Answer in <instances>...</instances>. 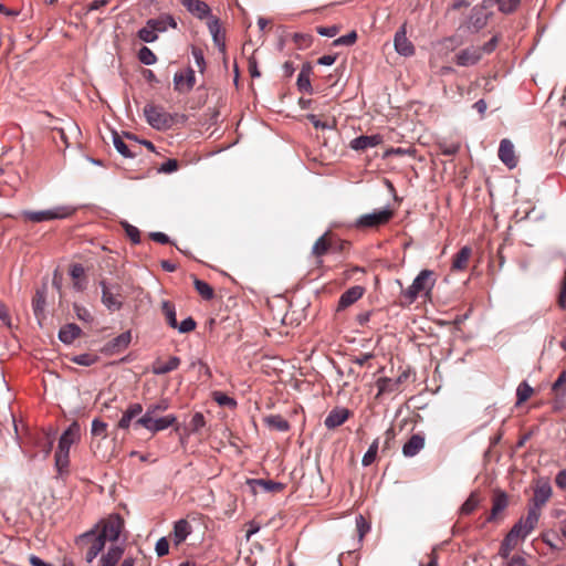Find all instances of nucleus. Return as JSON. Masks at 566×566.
I'll return each instance as SVG.
<instances>
[{"label": "nucleus", "mask_w": 566, "mask_h": 566, "mask_svg": "<svg viewBox=\"0 0 566 566\" xmlns=\"http://www.w3.org/2000/svg\"><path fill=\"white\" fill-rule=\"evenodd\" d=\"M500 42V35L495 34L490 41L483 45H471L467 49L461 50L454 56V62L459 66H472L481 61L484 54H491L495 51Z\"/></svg>", "instance_id": "obj_1"}, {"label": "nucleus", "mask_w": 566, "mask_h": 566, "mask_svg": "<svg viewBox=\"0 0 566 566\" xmlns=\"http://www.w3.org/2000/svg\"><path fill=\"white\" fill-rule=\"evenodd\" d=\"M436 280L433 279V272L430 270H422L416 276L412 284L406 290L401 291V298L407 305L412 304L418 296L429 295L433 289Z\"/></svg>", "instance_id": "obj_2"}, {"label": "nucleus", "mask_w": 566, "mask_h": 566, "mask_svg": "<svg viewBox=\"0 0 566 566\" xmlns=\"http://www.w3.org/2000/svg\"><path fill=\"white\" fill-rule=\"evenodd\" d=\"M76 545L84 552L85 560L90 564L103 551L105 543L96 535V530H91L77 537Z\"/></svg>", "instance_id": "obj_3"}, {"label": "nucleus", "mask_w": 566, "mask_h": 566, "mask_svg": "<svg viewBox=\"0 0 566 566\" xmlns=\"http://www.w3.org/2000/svg\"><path fill=\"white\" fill-rule=\"evenodd\" d=\"M144 115L147 123L155 129L165 130L175 124L176 115H171L160 106L147 104L144 107Z\"/></svg>", "instance_id": "obj_4"}, {"label": "nucleus", "mask_w": 566, "mask_h": 566, "mask_svg": "<svg viewBox=\"0 0 566 566\" xmlns=\"http://www.w3.org/2000/svg\"><path fill=\"white\" fill-rule=\"evenodd\" d=\"M123 527L124 520L118 514H112L96 524L93 530H96V535L105 543L106 539L111 542L117 541Z\"/></svg>", "instance_id": "obj_5"}, {"label": "nucleus", "mask_w": 566, "mask_h": 566, "mask_svg": "<svg viewBox=\"0 0 566 566\" xmlns=\"http://www.w3.org/2000/svg\"><path fill=\"white\" fill-rule=\"evenodd\" d=\"M74 213V209L67 206L55 207L48 210L42 211H31L24 210L21 212V216L31 222L40 223L44 221L55 220V219H65Z\"/></svg>", "instance_id": "obj_6"}, {"label": "nucleus", "mask_w": 566, "mask_h": 566, "mask_svg": "<svg viewBox=\"0 0 566 566\" xmlns=\"http://www.w3.org/2000/svg\"><path fill=\"white\" fill-rule=\"evenodd\" d=\"M392 216H394V212L390 209H382V210L374 211L371 213H366V214L360 216L356 220L355 227L358 229L378 228V227L389 222V220L392 218Z\"/></svg>", "instance_id": "obj_7"}, {"label": "nucleus", "mask_w": 566, "mask_h": 566, "mask_svg": "<svg viewBox=\"0 0 566 566\" xmlns=\"http://www.w3.org/2000/svg\"><path fill=\"white\" fill-rule=\"evenodd\" d=\"M176 421L177 417L174 415H167L165 417H140L134 422V426L143 427L155 433L174 426Z\"/></svg>", "instance_id": "obj_8"}, {"label": "nucleus", "mask_w": 566, "mask_h": 566, "mask_svg": "<svg viewBox=\"0 0 566 566\" xmlns=\"http://www.w3.org/2000/svg\"><path fill=\"white\" fill-rule=\"evenodd\" d=\"M541 513H535V511H527L526 517H522L511 531L507 533L511 537L517 539H524L536 526L539 520Z\"/></svg>", "instance_id": "obj_9"}, {"label": "nucleus", "mask_w": 566, "mask_h": 566, "mask_svg": "<svg viewBox=\"0 0 566 566\" xmlns=\"http://www.w3.org/2000/svg\"><path fill=\"white\" fill-rule=\"evenodd\" d=\"M552 496V486L547 479H538L534 488V495L532 499V505L528 511H535L541 513V509L547 503Z\"/></svg>", "instance_id": "obj_10"}, {"label": "nucleus", "mask_w": 566, "mask_h": 566, "mask_svg": "<svg viewBox=\"0 0 566 566\" xmlns=\"http://www.w3.org/2000/svg\"><path fill=\"white\" fill-rule=\"evenodd\" d=\"M102 287V303L111 311L115 312L120 310L123 300L120 295L119 285H108L105 281H101Z\"/></svg>", "instance_id": "obj_11"}, {"label": "nucleus", "mask_w": 566, "mask_h": 566, "mask_svg": "<svg viewBox=\"0 0 566 566\" xmlns=\"http://www.w3.org/2000/svg\"><path fill=\"white\" fill-rule=\"evenodd\" d=\"M509 506V497L505 492L501 490H495L493 492L492 497V509L486 517L488 523L496 522L500 518V515L506 510Z\"/></svg>", "instance_id": "obj_12"}, {"label": "nucleus", "mask_w": 566, "mask_h": 566, "mask_svg": "<svg viewBox=\"0 0 566 566\" xmlns=\"http://www.w3.org/2000/svg\"><path fill=\"white\" fill-rule=\"evenodd\" d=\"M407 373H402L397 378H388V377H381L377 379L376 387L378 389L377 397L385 395V394H392L400 391L401 384L407 380L408 378Z\"/></svg>", "instance_id": "obj_13"}, {"label": "nucleus", "mask_w": 566, "mask_h": 566, "mask_svg": "<svg viewBox=\"0 0 566 566\" xmlns=\"http://www.w3.org/2000/svg\"><path fill=\"white\" fill-rule=\"evenodd\" d=\"M395 50L403 56H411L415 53L413 44L407 38V25L403 23L394 38Z\"/></svg>", "instance_id": "obj_14"}, {"label": "nucleus", "mask_w": 566, "mask_h": 566, "mask_svg": "<svg viewBox=\"0 0 566 566\" xmlns=\"http://www.w3.org/2000/svg\"><path fill=\"white\" fill-rule=\"evenodd\" d=\"M196 84L195 71L187 69L186 72H177L174 76L175 90L179 93L190 92Z\"/></svg>", "instance_id": "obj_15"}, {"label": "nucleus", "mask_w": 566, "mask_h": 566, "mask_svg": "<svg viewBox=\"0 0 566 566\" xmlns=\"http://www.w3.org/2000/svg\"><path fill=\"white\" fill-rule=\"evenodd\" d=\"M132 340V334L129 331L122 333L108 343H106L102 352L106 355H114L126 349Z\"/></svg>", "instance_id": "obj_16"}, {"label": "nucleus", "mask_w": 566, "mask_h": 566, "mask_svg": "<svg viewBox=\"0 0 566 566\" xmlns=\"http://www.w3.org/2000/svg\"><path fill=\"white\" fill-rule=\"evenodd\" d=\"M500 160L510 169L517 166V157L515 155L514 145L510 139H502L499 147Z\"/></svg>", "instance_id": "obj_17"}, {"label": "nucleus", "mask_w": 566, "mask_h": 566, "mask_svg": "<svg viewBox=\"0 0 566 566\" xmlns=\"http://www.w3.org/2000/svg\"><path fill=\"white\" fill-rule=\"evenodd\" d=\"M80 438V424L73 422L61 436L57 450L70 453L71 446Z\"/></svg>", "instance_id": "obj_18"}, {"label": "nucleus", "mask_w": 566, "mask_h": 566, "mask_svg": "<svg viewBox=\"0 0 566 566\" xmlns=\"http://www.w3.org/2000/svg\"><path fill=\"white\" fill-rule=\"evenodd\" d=\"M489 21V14L482 8H473L467 21V29L470 32H478L483 29Z\"/></svg>", "instance_id": "obj_19"}, {"label": "nucleus", "mask_w": 566, "mask_h": 566, "mask_svg": "<svg viewBox=\"0 0 566 566\" xmlns=\"http://www.w3.org/2000/svg\"><path fill=\"white\" fill-rule=\"evenodd\" d=\"M331 249H333L332 237L329 232H326L319 237L312 247V254L317 259L316 263L318 265L323 263L321 258L325 255Z\"/></svg>", "instance_id": "obj_20"}, {"label": "nucleus", "mask_w": 566, "mask_h": 566, "mask_svg": "<svg viewBox=\"0 0 566 566\" xmlns=\"http://www.w3.org/2000/svg\"><path fill=\"white\" fill-rule=\"evenodd\" d=\"M350 416V411L346 408L333 409L324 420V424L328 429H335L342 426Z\"/></svg>", "instance_id": "obj_21"}, {"label": "nucleus", "mask_w": 566, "mask_h": 566, "mask_svg": "<svg viewBox=\"0 0 566 566\" xmlns=\"http://www.w3.org/2000/svg\"><path fill=\"white\" fill-rule=\"evenodd\" d=\"M365 293V289L359 285H355L345 291L338 301V310H344L355 302H357Z\"/></svg>", "instance_id": "obj_22"}, {"label": "nucleus", "mask_w": 566, "mask_h": 566, "mask_svg": "<svg viewBox=\"0 0 566 566\" xmlns=\"http://www.w3.org/2000/svg\"><path fill=\"white\" fill-rule=\"evenodd\" d=\"M191 531H192L191 525L187 520L181 518V520L175 522L174 531L171 534L174 544L176 546L180 545L182 542L186 541L188 535H190Z\"/></svg>", "instance_id": "obj_23"}, {"label": "nucleus", "mask_w": 566, "mask_h": 566, "mask_svg": "<svg viewBox=\"0 0 566 566\" xmlns=\"http://www.w3.org/2000/svg\"><path fill=\"white\" fill-rule=\"evenodd\" d=\"M182 6L196 18L205 19L210 14L209 6L201 0H182Z\"/></svg>", "instance_id": "obj_24"}, {"label": "nucleus", "mask_w": 566, "mask_h": 566, "mask_svg": "<svg viewBox=\"0 0 566 566\" xmlns=\"http://www.w3.org/2000/svg\"><path fill=\"white\" fill-rule=\"evenodd\" d=\"M382 142V137L378 134L370 136H359L350 142V148L354 150H366L376 147Z\"/></svg>", "instance_id": "obj_25"}, {"label": "nucleus", "mask_w": 566, "mask_h": 566, "mask_svg": "<svg viewBox=\"0 0 566 566\" xmlns=\"http://www.w3.org/2000/svg\"><path fill=\"white\" fill-rule=\"evenodd\" d=\"M180 365V358L177 356L169 357L168 361L164 363L160 359L154 361L151 371L155 375H165L176 370Z\"/></svg>", "instance_id": "obj_26"}, {"label": "nucleus", "mask_w": 566, "mask_h": 566, "mask_svg": "<svg viewBox=\"0 0 566 566\" xmlns=\"http://www.w3.org/2000/svg\"><path fill=\"white\" fill-rule=\"evenodd\" d=\"M147 24L153 28L156 33L157 32H165L168 27L176 29L177 22L175 18L170 14H161L160 17L156 19H149L147 21Z\"/></svg>", "instance_id": "obj_27"}, {"label": "nucleus", "mask_w": 566, "mask_h": 566, "mask_svg": "<svg viewBox=\"0 0 566 566\" xmlns=\"http://www.w3.org/2000/svg\"><path fill=\"white\" fill-rule=\"evenodd\" d=\"M424 447V438L421 434H412L403 444L402 453L405 457H415Z\"/></svg>", "instance_id": "obj_28"}, {"label": "nucleus", "mask_w": 566, "mask_h": 566, "mask_svg": "<svg viewBox=\"0 0 566 566\" xmlns=\"http://www.w3.org/2000/svg\"><path fill=\"white\" fill-rule=\"evenodd\" d=\"M46 303L45 286L38 289L32 300V308L35 317L40 321L44 317V307Z\"/></svg>", "instance_id": "obj_29"}, {"label": "nucleus", "mask_w": 566, "mask_h": 566, "mask_svg": "<svg viewBox=\"0 0 566 566\" xmlns=\"http://www.w3.org/2000/svg\"><path fill=\"white\" fill-rule=\"evenodd\" d=\"M312 65L310 63L303 64L301 72L297 76V87L301 92L312 93L311 85Z\"/></svg>", "instance_id": "obj_30"}, {"label": "nucleus", "mask_w": 566, "mask_h": 566, "mask_svg": "<svg viewBox=\"0 0 566 566\" xmlns=\"http://www.w3.org/2000/svg\"><path fill=\"white\" fill-rule=\"evenodd\" d=\"M81 328L76 324H66L59 332V339L64 344H71L81 335Z\"/></svg>", "instance_id": "obj_31"}, {"label": "nucleus", "mask_w": 566, "mask_h": 566, "mask_svg": "<svg viewBox=\"0 0 566 566\" xmlns=\"http://www.w3.org/2000/svg\"><path fill=\"white\" fill-rule=\"evenodd\" d=\"M472 250L469 247H463L459 250V252L454 255L452 262V270L463 271L467 269Z\"/></svg>", "instance_id": "obj_32"}, {"label": "nucleus", "mask_w": 566, "mask_h": 566, "mask_svg": "<svg viewBox=\"0 0 566 566\" xmlns=\"http://www.w3.org/2000/svg\"><path fill=\"white\" fill-rule=\"evenodd\" d=\"M264 423L273 430L286 432L290 430V423L280 415H270L264 418Z\"/></svg>", "instance_id": "obj_33"}, {"label": "nucleus", "mask_w": 566, "mask_h": 566, "mask_svg": "<svg viewBox=\"0 0 566 566\" xmlns=\"http://www.w3.org/2000/svg\"><path fill=\"white\" fill-rule=\"evenodd\" d=\"M209 31L212 35L213 42L221 51L226 50L224 36L221 35V27L217 18H211L208 22Z\"/></svg>", "instance_id": "obj_34"}, {"label": "nucleus", "mask_w": 566, "mask_h": 566, "mask_svg": "<svg viewBox=\"0 0 566 566\" xmlns=\"http://www.w3.org/2000/svg\"><path fill=\"white\" fill-rule=\"evenodd\" d=\"M161 312H163L169 327L176 328L178 326V322H177V317H176L175 304L167 300L163 301L161 302Z\"/></svg>", "instance_id": "obj_35"}, {"label": "nucleus", "mask_w": 566, "mask_h": 566, "mask_svg": "<svg viewBox=\"0 0 566 566\" xmlns=\"http://www.w3.org/2000/svg\"><path fill=\"white\" fill-rule=\"evenodd\" d=\"M123 555V549L119 546H112L108 552L102 556L101 566H116Z\"/></svg>", "instance_id": "obj_36"}, {"label": "nucleus", "mask_w": 566, "mask_h": 566, "mask_svg": "<svg viewBox=\"0 0 566 566\" xmlns=\"http://www.w3.org/2000/svg\"><path fill=\"white\" fill-rule=\"evenodd\" d=\"M123 555V549L119 546H112L108 552L102 556L101 566H116Z\"/></svg>", "instance_id": "obj_37"}, {"label": "nucleus", "mask_w": 566, "mask_h": 566, "mask_svg": "<svg viewBox=\"0 0 566 566\" xmlns=\"http://www.w3.org/2000/svg\"><path fill=\"white\" fill-rule=\"evenodd\" d=\"M480 504V496L478 492H472L465 502L460 507L461 515H470L473 513Z\"/></svg>", "instance_id": "obj_38"}, {"label": "nucleus", "mask_w": 566, "mask_h": 566, "mask_svg": "<svg viewBox=\"0 0 566 566\" xmlns=\"http://www.w3.org/2000/svg\"><path fill=\"white\" fill-rule=\"evenodd\" d=\"M251 483L261 486L265 492L276 493L284 490L285 485L280 482H274L272 480L264 479H255L252 480Z\"/></svg>", "instance_id": "obj_39"}, {"label": "nucleus", "mask_w": 566, "mask_h": 566, "mask_svg": "<svg viewBox=\"0 0 566 566\" xmlns=\"http://www.w3.org/2000/svg\"><path fill=\"white\" fill-rule=\"evenodd\" d=\"M193 286L203 300L210 301L213 298V296H214L213 289L207 282L195 277Z\"/></svg>", "instance_id": "obj_40"}, {"label": "nucleus", "mask_w": 566, "mask_h": 566, "mask_svg": "<svg viewBox=\"0 0 566 566\" xmlns=\"http://www.w3.org/2000/svg\"><path fill=\"white\" fill-rule=\"evenodd\" d=\"M169 408L168 399H160L156 403L147 406L146 412L142 417H157L159 412H164Z\"/></svg>", "instance_id": "obj_41"}, {"label": "nucleus", "mask_w": 566, "mask_h": 566, "mask_svg": "<svg viewBox=\"0 0 566 566\" xmlns=\"http://www.w3.org/2000/svg\"><path fill=\"white\" fill-rule=\"evenodd\" d=\"M113 144H114V147L116 148V150L123 157H125V158L135 157V154L129 150L128 146L124 143L122 137L116 132L113 133Z\"/></svg>", "instance_id": "obj_42"}, {"label": "nucleus", "mask_w": 566, "mask_h": 566, "mask_svg": "<svg viewBox=\"0 0 566 566\" xmlns=\"http://www.w3.org/2000/svg\"><path fill=\"white\" fill-rule=\"evenodd\" d=\"M517 545V539L514 537H511V535L506 534L505 538L503 539L499 554L503 558H507L511 554V552L515 548Z\"/></svg>", "instance_id": "obj_43"}, {"label": "nucleus", "mask_w": 566, "mask_h": 566, "mask_svg": "<svg viewBox=\"0 0 566 566\" xmlns=\"http://www.w3.org/2000/svg\"><path fill=\"white\" fill-rule=\"evenodd\" d=\"M55 468L60 474L67 471L69 468V453L56 450L55 452Z\"/></svg>", "instance_id": "obj_44"}, {"label": "nucleus", "mask_w": 566, "mask_h": 566, "mask_svg": "<svg viewBox=\"0 0 566 566\" xmlns=\"http://www.w3.org/2000/svg\"><path fill=\"white\" fill-rule=\"evenodd\" d=\"M378 448H379V440L375 439L363 457L361 463L364 467H368L375 461L377 452H378Z\"/></svg>", "instance_id": "obj_45"}, {"label": "nucleus", "mask_w": 566, "mask_h": 566, "mask_svg": "<svg viewBox=\"0 0 566 566\" xmlns=\"http://www.w3.org/2000/svg\"><path fill=\"white\" fill-rule=\"evenodd\" d=\"M532 394L533 388L526 381H522L516 389L517 405H521L528 400Z\"/></svg>", "instance_id": "obj_46"}, {"label": "nucleus", "mask_w": 566, "mask_h": 566, "mask_svg": "<svg viewBox=\"0 0 566 566\" xmlns=\"http://www.w3.org/2000/svg\"><path fill=\"white\" fill-rule=\"evenodd\" d=\"M139 61L145 65H153L156 63L157 57L155 53L147 46H143L138 52Z\"/></svg>", "instance_id": "obj_47"}, {"label": "nucleus", "mask_w": 566, "mask_h": 566, "mask_svg": "<svg viewBox=\"0 0 566 566\" xmlns=\"http://www.w3.org/2000/svg\"><path fill=\"white\" fill-rule=\"evenodd\" d=\"M552 390L556 395L566 396V369L558 375L552 386Z\"/></svg>", "instance_id": "obj_48"}, {"label": "nucleus", "mask_w": 566, "mask_h": 566, "mask_svg": "<svg viewBox=\"0 0 566 566\" xmlns=\"http://www.w3.org/2000/svg\"><path fill=\"white\" fill-rule=\"evenodd\" d=\"M138 38L146 43H151L158 39V35L156 31L146 23V27L138 31Z\"/></svg>", "instance_id": "obj_49"}, {"label": "nucleus", "mask_w": 566, "mask_h": 566, "mask_svg": "<svg viewBox=\"0 0 566 566\" xmlns=\"http://www.w3.org/2000/svg\"><path fill=\"white\" fill-rule=\"evenodd\" d=\"M122 226L125 230L126 235L130 239L134 244H138L140 242V232L138 228L129 224L127 221H123Z\"/></svg>", "instance_id": "obj_50"}, {"label": "nucleus", "mask_w": 566, "mask_h": 566, "mask_svg": "<svg viewBox=\"0 0 566 566\" xmlns=\"http://www.w3.org/2000/svg\"><path fill=\"white\" fill-rule=\"evenodd\" d=\"M497 3H499V10L503 13H512L514 12L520 3H521V0H497Z\"/></svg>", "instance_id": "obj_51"}, {"label": "nucleus", "mask_w": 566, "mask_h": 566, "mask_svg": "<svg viewBox=\"0 0 566 566\" xmlns=\"http://www.w3.org/2000/svg\"><path fill=\"white\" fill-rule=\"evenodd\" d=\"M98 357L92 354H81L72 357V361L81 366H91L97 361Z\"/></svg>", "instance_id": "obj_52"}, {"label": "nucleus", "mask_w": 566, "mask_h": 566, "mask_svg": "<svg viewBox=\"0 0 566 566\" xmlns=\"http://www.w3.org/2000/svg\"><path fill=\"white\" fill-rule=\"evenodd\" d=\"M293 41L300 49H306L312 44L313 36L305 33H295L293 35Z\"/></svg>", "instance_id": "obj_53"}, {"label": "nucleus", "mask_w": 566, "mask_h": 566, "mask_svg": "<svg viewBox=\"0 0 566 566\" xmlns=\"http://www.w3.org/2000/svg\"><path fill=\"white\" fill-rule=\"evenodd\" d=\"M370 525L363 515L356 517V530L359 541L369 532Z\"/></svg>", "instance_id": "obj_54"}, {"label": "nucleus", "mask_w": 566, "mask_h": 566, "mask_svg": "<svg viewBox=\"0 0 566 566\" xmlns=\"http://www.w3.org/2000/svg\"><path fill=\"white\" fill-rule=\"evenodd\" d=\"M192 56L195 59L196 65L199 69V71L202 73L206 69V61L203 51L198 46H192L191 49Z\"/></svg>", "instance_id": "obj_55"}, {"label": "nucleus", "mask_w": 566, "mask_h": 566, "mask_svg": "<svg viewBox=\"0 0 566 566\" xmlns=\"http://www.w3.org/2000/svg\"><path fill=\"white\" fill-rule=\"evenodd\" d=\"M197 327V323L192 317L185 318L181 323H178V326L175 329H178L179 333H189L192 332Z\"/></svg>", "instance_id": "obj_56"}, {"label": "nucleus", "mask_w": 566, "mask_h": 566, "mask_svg": "<svg viewBox=\"0 0 566 566\" xmlns=\"http://www.w3.org/2000/svg\"><path fill=\"white\" fill-rule=\"evenodd\" d=\"M206 424L205 416L201 412H196L190 421V429L193 432H198Z\"/></svg>", "instance_id": "obj_57"}, {"label": "nucleus", "mask_w": 566, "mask_h": 566, "mask_svg": "<svg viewBox=\"0 0 566 566\" xmlns=\"http://www.w3.org/2000/svg\"><path fill=\"white\" fill-rule=\"evenodd\" d=\"M439 149L441 154L446 156L455 155L460 150V144L458 143H441L439 144Z\"/></svg>", "instance_id": "obj_58"}, {"label": "nucleus", "mask_w": 566, "mask_h": 566, "mask_svg": "<svg viewBox=\"0 0 566 566\" xmlns=\"http://www.w3.org/2000/svg\"><path fill=\"white\" fill-rule=\"evenodd\" d=\"M357 40V33L355 31L349 32L346 35H342L338 39H336L333 44L334 45H352Z\"/></svg>", "instance_id": "obj_59"}, {"label": "nucleus", "mask_w": 566, "mask_h": 566, "mask_svg": "<svg viewBox=\"0 0 566 566\" xmlns=\"http://www.w3.org/2000/svg\"><path fill=\"white\" fill-rule=\"evenodd\" d=\"M155 551L159 557H163L169 553V543L166 537H161L157 541Z\"/></svg>", "instance_id": "obj_60"}, {"label": "nucleus", "mask_w": 566, "mask_h": 566, "mask_svg": "<svg viewBox=\"0 0 566 566\" xmlns=\"http://www.w3.org/2000/svg\"><path fill=\"white\" fill-rule=\"evenodd\" d=\"M74 312L78 319L84 322H92L93 316L91 315L90 311L85 308L84 306L74 304Z\"/></svg>", "instance_id": "obj_61"}, {"label": "nucleus", "mask_w": 566, "mask_h": 566, "mask_svg": "<svg viewBox=\"0 0 566 566\" xmlns=\"http://www.w3.org/2000/svg\"><path fill=\"white\" fill-rule=\"evenodd\" d=\"M107 424L98 419H94L92 422V434L94 436H106Z\"/></svg>", "instance_id": "obj_62"}, {"label": "nucleus", "mask_w": 566, "mask_h": 566, "mask_svg": "<svg viewBox=\"0 0 566 566\" xmlns=\"http://www.w3.org/2000/svg\"><path fill=\"white\" fill-rule=\"evenodd\" d=\"M178 167L179 164L176 159H168L159 167L158 171L163 174H171L176 171Z\"/></svg>", "instance_id": "obj_63"}, {"label": "nucleus", "mask_w": 566, "mask_h": 566, "mask_svg": "<svg viewBox=\"0 0 566 566\" xmlns=\"http://www.w3.org/2000/svg\"><path fill=\"white\" fill-rule=\"evenodd\" d=\"M317 33L322 36L333 38L339 32V27L331 25V27H318Z\"/></svg>", "instance_id": "obj_64"}]
</instances>
